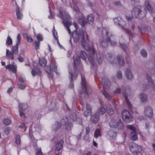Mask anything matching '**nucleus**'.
Returning a JSON list of instances; mask_svg holds the SVG:
<instances>
[{
    "mask_svg": "<svg viewBox=\"0 0 155 155\" xmlns=\"http://www.w3.org/2000/svg\"><path fill=\"white\" fill-rule=\"evenodd\" d=\"M73 25L76 30H74L72 34V37L75 42H77L80 38L82 39L81 45L82 47L85 50L89 51L91 53L90 55L88 57V60L92 66L94 64L93 55H94L95 50L94 47L92 46L91 47L89 45V41L88 36L86 35L85 37L84 31L82 29H80L79 32L77 29V25L75 22L73 23Z\"/></svg>",
    "mask_w": 155,
    "mask_h": 155,
    "instance_id": "f257e3e1",
    "label": "nucleus"
},
{
    "mask_svg": "<svg viewBox=\"0 0 155 155\" xmlns=\"http://www.w3.org/2000/svg\"><path fill=\"white\" fill-rule=\"evenodd\" d=\"M102 34L103 36V38L99 41V44L101 47L104 48L106 47L108 45H114L116 43V42L114 41L111 42L109 38L110 37L108 32V29L106 28H104L102 30Z\"/></svg>",
    "mask_w": 155,
    "mask_h": 155,
    "instance_id": "f03ea898",
    "label": "nucleus"
},
{
    "mask_svg": "<svg viewBox=\"0 0 155 155\" xmlns=\"http://www.w3.org/2000/svg\"><path fill=\"white\" fill-rule=\"evenodd\" d=\"M141 8L140 6H138L134 8L132 12L131 16L130 15L128 14L126 15L127 20L128 21L131 20L132 17L140 19L145 17L146 15V12H145L143 13L141 12L140 10Z\"/></svg>",
    "mask_w": 155,
    "mask_h": 155,
    "instance_id": "7ed1b4c3",
    "label": "nucleus"
},
{
    "mask_svg": "<svg viewBox=\"0 0 155 155\" xmlns=\"http://www.w3.org/2000/svg\"><path fill=\"white\" fill-rule=\"evenodd\" d=\"M60 17L62 18V21L69 33L70 34L71 30L69 27L71 24V21L70 20V17L68 12L65 11H63L60 12Z\"/></svg>",
    "mask_w": 155,
    "mask_h": 155,
    "instance_id": "20e7f679",
    "label": "nucleus"
},
{
    "mask_svg": "<svg viewBox=\"0 0 155 155\" xmlns=\"http://www.w3.org/2000/svg\"><path fill=\"white\" fill-rule=\"evenodd\" d=\"M81 91H80L81 97H85L88 95V92L90 91L89 88L87 86L84 78L81 76Z\"/></svg>",
    "mask_w": 155,
    "mask_h": 155,
    "instance_id": "39448f33",
    "label": "nucleus"
},
{
    "mask_svg": "<svg viewBox=\"0 0 155 155\" xmlns=\"http://www.w3.org/2000/svg\"><path fill=\"white\" fill-rule=\"evenodd\" d=\"M102 106L99 108L98 110V114L97 113L91 116V121L93 123H96L98 121L99 116L104 114L106 112V110L102 105V104L101 103Z\"/></svg>",
    "mask_w": 155,
    "mask_h": 155,
    "instance_id": "423d86ee",
    "label": "nucleus"
},
{
    "mask_svg": "<svg viewBox=\"0 0 155 155\" xmlns=\"http://www.w3.org/2000/svg\"><path fill=\"white\" fill-rule=\"evenodd\" d=\"M129 148L130 151L133 152L134 155H142L141 152V147L137 144L131 142L129 145Z\"/></svg>",
    "mask_w": 155,
    "mask_h": 155,
    "instance_id": "0eeeda50",
    "label": "nucleus"
},
{
    "mask_svg": "<svg viewBox=\"0 0 155 155\" xmlns=\"http://www.w3.org/2000/svg\"><path fill=\"white\" fill-rule=\"evenodd\" d=\"M101 81L103 87V94L108 99L111 98V96L106 92V91L108 89V87L110 84V81L104 78H102Z\"/></svg>",
    "mask_w": 155,
    "mask_h": 155,
    "instance_id": "6e6552de",
    "label": "nucleus"
},
{
    "mask_svg": "<svg viewBox=\"0 0 155 155\" xmlns=\"http://www.w3.org/2000/svg\"><path fill=\"white\" fill-rule=\"evenodd\" d=\"M122 117L123 120L127 123H129L132 120V117L129 112L126 110L122 112Z\"/></svg>",
    "mask_w": 155,
    "mask_h": 155,
    "instance_id": "1a4fd4ad",
    "label": "nucleus"
},
{
    "mask_svg": "<svg viewBox=\"0 0 155 155\" xmlns=\"http://www.w3.org/2000/svg\"><path fill=\"white\" fill-rule=\"evenodd\" d=\"M57 66L54 63H52L51 64L48 71L47 67H45V69L48 72L50 77L52 78V75L54 72H55L56 74H57Z\"/></svg>",
    "mask_w": 155,
    "mask_h": 155,
    "instance_id": "9d476101",
    "label": "nucleus"
},
{
    "mask_svg": "<svg viewBox=\"0 0 155 155\" xmlns=\"http://www.w3.org/2000/svg\"><path fill=\"white\" fill-rule=\"evenodd\" d=\"M109 124L110 127L114 128L119 127L120 129H122L123 127V125L120 120H119L117 122V121L114 119H111L110 121Z\"/></svg>",
    "mask_w": 155,
    "mask_h": 155,
    "instance_id": "9b49d317",
    "label": "nucleus"
},
{
    "mask_svg": "<svg viewBox=\"0 0 155 155\" xmlns=\"http://www.w3.org/2000/svg\"><path fill=\"white\" fill-rule=\"evenodd\" d=\"M127 127L128 129L133 131L131 133V139L133 140H136L138 138L136 132V128L131 125H127Z\"/></svg>",
    "mask_w": 155,
    "mask_h": 155,
    "instance_id": "f8f14e48",
    "label": "nucleus"
},
{
    "mask_svg": "<svg viewBox=\"0 0 155 155\" xmlns=\"http://www.w3.org/2000/svg\"><path fill=\"white\" fill-rule=\"evenodd\" d=\"M144 114L147 117L152 118L153 115V112L152 108L150 106L146 107L144 110Z\"/></svg>",
    "mask_w": 155,
    "mask_h": 155,
    "instance_id": "ddd939ff",
    "label": "nucleus"
},
{
    "mask_svg": "<svg viewBox=\"0 0 155 155\" xmlns=\"http://www.w3.org/2000/svg\"><path fill=\"white\" fill-rule=\"evenodd\" d=\"M68 119L66 117H64L61 121V124L62 125H65L66 130H70L71 129L72 124L71 123H66V122L68 121Z\"/></svg>",
    "mask_w": 155,
    "mask_h": 155,
    "instance_id": "4468645a",
    "label": "nucleus"
},
{
    "mask_svg": "<svg viewBox=\"0 0 155 155\" xmlns=\"http://www.w3.org/2000/svg\"><path fill=\"white\" fill-rule=\"evenodd\" d=\"M82 110L84 112V115L86 117L91 115V113L92 108L91 106L88 104H86V108L83 107Z\"/></svg>",
    "mask_w": 155,
    "mask_h": 155,
    "instance_id": "2eb2a0df",
    "label": "nucleus"
},
{
    "mask_svg": "<svg viewBox=\"0 0 155 155\" xmlns=\"http://www.w3.org/2000/svg\"><path fill=\"white\" fill-rule=\"evenodd\" d=\"M31 131L30 129L29 131V135L30 136H31V134L32 132L33 135L35 134V132L36 131L39 133L41 130V129L39 126L38 124H32V126Z\"/></svg>",
    "mask_w": 155,
    "mask_h": 155,
    "instance_id": "dca6fc26",
    "label": "nucleus"
},
{
    "mask_svg": "<svg viewBox=\"0 0 155 155\" xmlns=\"http://www.w3.org/2000/svg\"><path fill=\"white\" fill-rule=\"evenodd\" d=\"M32 142L31 143H32L35 149L36 150V155H43L41 151L40 148H37V147L36 144V142L34 138H31Z\"/></svg>",
    "mask_w": 155,
    "mask_h": 155,
    "instance_id": "f3484780",
    "label": "nucleus"
},
{
    "mask_svg": "<svg viewBox=\"0 0 155 155\" xmlns=\"http://www.w3.org/2000/svg\"><path fill=\"white\" fill-rule=\"evenodd\" d=\"M19 106L20 116L21 117H25L24 114L21 110H23L26 109L28 107V105L27 104H19Z\"/></svg>",
    "mask_w": 155,
    "mask_h": 155,
    "instance_id": "a211bd4d",
    "label": "nucleus"
},
{
    "mask_svg": "<svg viewBox=\"0 0 155 155\" xmlns=\"http://www.w3.org/2000/svg\"><path fill=\"white\" fill-rule=\"evenodd\" d=\"M114 21L116 25H118L123 27L125 25V21L120 17H117L114 19Z\"/></svg>",
    "mask_w": 155,
    "mask_h": 155,
    "instance_id": "6ab92c4d",
    "label": "nucleus"
},
{
    "mask_svg": "<svg viewBox=\"0 0 155 155\" xmlns=\"http://www.w3.org/2000/svg\"><path fill=\"white\" fill-rule=\"evenodd\" d=\"M74 67L75 68L80 63V58L79 56L74 55L73 56Z\"/></svg>",
    "mask_w": 155,
    "mask_h": 155,
    "instance_id": "aec40b11",
    "label": "nucleus"
},
{
    "mask_svg": "<svg viewBox=\"0 0 155 155\" xmlns=\"http://www.w3.org/2000/svg\"><path fill=\"white\" fill-rule=\"evenodd\" d=\"M31 74L33 76H40L41 74V71L38 68H34L31 70Z\"/></svg>",
    "mask_w": 155,
    "mask_h": 155,
    "instance_id": "412c9836",
    "label": "nucleus"
},
{
    "mask_svg": "<svg viewBox=\"0 0 155 155\" xmlns=\"http://www.w3.org/2000/svg\"><path fill=\"white\" fill-rule=\"evenodd\" d=\"M6 69H8L9 70L11 71L13 73H15L16 72L17 66L14 64H9L5 66Z\"/></svg>",
    "mask_w": 155,
    "mask_h": 155,
    "instance_id": "4be33fe9",
    "label": "nucleus"
},
{
    "mask_svg": "<svg viewBox=\"0 0 155 155\" xmlns=\"http://www.w3.org/2000/svg\"><path fill=\"white\" fill-rule=\"evenodd\" d=\"M63 142L62 141H60L57 143L55 145V152L60 151L62 148Z\"/></svg>",
    "mask_w": 155,
    "mask_h": 155,
    "instance_id": "5701e85b",
    "label": "nucleus"
},
{
    "mask_svg": "<svg viewBox=\"0 0 155 155\" xmlns=\"http://www.w3.org/2000/svg\"><path fill=\"white\" fill-rule=\"evenodd\" d=\"M139 29L142 33H145L149 29V28L143 25L139 27Z\"/></svg>",
    "mask_w": 155,
    "mask_h": 155,
    "instance_id": "b1692460",
    "label": "nucleus"
},
{
    "mask_svg": "<svg viewBox=\"0 0 155 155\" xmlns=\"http://www.w3.org/2000/svg\"><path fill=\"white\" fill-rule=\"evenodd\" d=\"M76 114L75 113L71 116L70 118L73 120V121H76L77 124H81L82 123V120L80 118H76Z\"/></svg>",
    "mask_w": 155,
    "mask_h": 155,
    "instance_id": "393cba45",
    "label": "nucleus"
},
{
    "mask_svg": "<svg viewBox=\"0 0 155 155\" xmlns=\"http://www.w3.org/2000/svg\"><path fill=\"white\" fill-rule=\"evenodd\" d=\"M140 101L143 102H146L148 101V98L146 94L143 93L140 94L139 96Z\"/></svg>",
    "mask_w": 155,
    "mask_h": 155,
    "instance_id": "a878e982",
    "label": "nucleus"
},
{
    "mask_svg": "<svg viewBox=\"0 0 155 155\" xmlns=\"http://www.w3.org/2000/svg\"><path fill=\"white\" fill-rule=\"evenodd\" d=\"M16 12L17 18L18 19H21L22 18L23 15L22 13L20 11L18 6L16 8Z\"/></svg>",
    "mask_w": 155,
    "mask_h": 155,
    "instance_id": "bb28decb",
    "label": "nucleus"
},
{
    "mask_svg": "<svg viewBox=\"0 0 155 155\" xmlns=\"http://www.w3.org/2000/svg\"><path fill=\"white\" fill-rule=\"evenodd\" d=\"M61 127V125L59 124V123L58 122H56L52 125V129L54 131L56 132Z\"/></svg>",
    "mask_w": 155,
    "mask_h": 155,
    "instance_id": "cd10ccee",
    "label": "nucleus"
},
{
    "mask_svg": "<svg viewBox=\"0 0 155 155\" xmlns=\"http://www.w3.org/2000/svg\"><path fill=\"white\" fill-rule=\"evenodd\" d=\"M125 74L127 78L129 79L132 78L133 76L132 74L130 69H127L125 71Z\"/></svg>",
    "mask_w": 155,
    "mask_h": 155,
    "instance_id": "c85d7f7f",
    "label": "nucleus"
},
{
    "mask_svg": "<svg viewBox=\"0 0 155 155\" xmlns=\"http://www.w3.org/2000/svg\"><path fill=\"white\" fill-rule=\"evenodd\" d=\"M13 52L9 51L8 50H7L6 51V56L8 58L11 60H13L14 56Z\"/></svg>",
    "mask_w": 155,
    "mask_h": 155,
    "instance_id": "c756f323",
    "label": "nucleus"
},
{
    "mask_svg": "<svg viewBox=\"0 0 155 155\" xmlns=\"http://www.w3.org/2000/svg\"><path fill=\"white\" fill-rule=\"evenodd\" d=\"M117 61L118 63L120 65H123L125 63L124 58L120 56L117 57Z\"/></svg>",
    "mask_w": 155,
    "mask_h": 155,
    "instance_id": "7c9ffc66",
    "label": "nucleus"
},
{
    "mask_svg": "<svg viewBox=\"0 0 155 155\" xmlns=\"http://www.w3.org/2000/svg\"><path fill=\"white\" fill-rule=\"evenodd\" d=\"M145 5L148 10L150 11L152 10V8L151 6L150 1L149 0H147L145 1Z\"/></svg>",
    "mask_w": 155,
    "mask_h": 155,
    "instance_id": "2f4dec72",
    "label": "nucleus"
},
{
    "mask_svg": "<svg viewBox=\"0 0 155 155\" xmlns=\"http://www.w3.org/2000/svg\"><path fill=\"white\" fill-rule=\"evenodd\" d=\"M78 20L79 21L81 26H84L85 23V21L82 15H81V16L79 17Z\"/></svg>",
    "mask_w": 155,
    "mask_h": 155,
    "instance_id": "473e14b6",
    "label": "nucleus"
},
{
    "mask_svg": "<svg viewBox=\"0 0 155 155\" xmlns=\"http://www.w3.org/2000/svg\"><path fill=\"white\" fill-rule=\"evenodd\" d=\"M79 55L80 57L82 59L85 60L86 59L87 55L84 51H81L79 53Z\"/></svg>",
    "mask_w": 155,
    "mask_h": 155,
    "instance_id": "72a5a7b5",
    "label": "nucleus"
},
{
    "mask_svg": "<svg viewBox=\"0 0 155 155\" xmlns=\"http://www.w3.org/2000/svg\"><path fill=\"white\" fill-rule=\"evenodd\" d=\"M54 27H53V35L54 37V38L57 40V43L59 45V46L61 47V45H60V44L59 42L58 41V36L57 35V33L56 31L54 29Z\"/></svg>",
    "mask_w": 155,
    "mask_h": 155,
    "instance_id": "f704fd0d",
    "label": "nucleus"
},
{
    "mask_svg": "<svg viewBox=\"0 0 155 155\" xmlns=\"http://www.w3.org/2000/svg\"><path fill=\"white\" fill-rule=\"evenodd\" d=\"M71 7L76 12L78 13L79 11V9L78 7L77 6V3H75L74 2L72 5H71Z\"/></svg>",
    "mask_w": 155,
    "mask_h": 155,
    "instance_id": "c9c22d12",
    "label": "nucleus"
},
{
    "mask_svg": "<svg viewBox=\"0 0 155 155\" xmlns=\"http://www.w3.org/2000/svg\"><path fill=\"white\" fill-rule=\"evenodd\" d=\"M78 71L77 70H76L75 72L74 73H72L71 72H69V74L71 75V81H73L74 79L76 78V77L77 76V74H78Z\"/></svg>",
    "mask_w": 155,
    "mask_h": 155,
    "instance_id": "e433bc0d",
    "label": "nucleus"
},
{
    "mask_svg": "<svg viewBox=\"0 0 155 155\" xmlns=\"http://www.w3.org/2000/svg\"><path fill=\"white\" fill-rule=\"evenodd\" d=\"M87 20L90 24H93L94 21V16L92 14L89 15L87 17Z\"/></svg>",
    "mask_w": 155,
    "mask_h": 155,
    "instance_id": "4c0bfd02",
    "label": "nucleus"
},
{
    "mask_svg": "<svg viewBox=\"0 0 155 155\" xmlns=\"http://www.w3.org/2000/svg\"><path fill=\"white\" fill-rule=\"evenodd\" d=\"M39 63L41 66H44L46 64L47 61L45 59L41 58V59H40Z\"/></svg>",
    "mask_w": 155,
    "mask_h": 155,
    "instance_id": "58836bf2",
    "label": "nucleus"
},
{
    "mask_svg": "<svg viewBox=\"0 0 155 155\" xmlns=\"http://www.w3.org/2000/svg\"><path fill=\"white\" fill-rule=\"evenodd\" d=\"M18 45H16L15 46H14L12 47V50L13 53L17 54L18 52Z\"/></svg>",
    "mask_w": 155,
    "mask_h": 155,
    "instance_id": "ea45409f",
    "label": "nucleus"
},
{
    "mask_svg": "<svg viewBox=\"0 0 155 155\" xmlns=\"http://www.w3.org/2000/svg\"><path fill=\"white\" fill-rule=\"evenodd\" d=\"M108 135L110 136V137L112 138H115L116 136V134L113 131L110 130L108 132Z\"/></svg>",
    "mask_w": 155,
    "mask_h": 155,
    "instance_id": "a19ab883",
    "label": "nucleus"
},
{
    "mask_svg": "<svg viewBox=\"0 0 155 155\" xmlns=\"http://www.w3.org/2000/svg\"><path fill=\"white\" fill-rule=\"evenodd\" d=\"M101 136V133L100 130L99 129H97L95 130L94 134V137L96 138H97L98 137Z\"/></svg>",
    "mask_w": 155,
    "mask_h": 155,
    "instance_id": "79ce46f5",
    "label": "nucleus"
},
{
    "mask_svg": "<svg viewBox=\"0 0 155 155\" xmlns=\"http://www.w3.org/2000/svg\"><path fill=\"white\" fill-rule=\"evenodd\" d=\"M12 40L11 38L8 36L6 40V45H12Z\"/></svg>",
    "mask_w": 155,
    "mask_h": 155,
    "instance_id": "37998d69",
    "label": "nucleus"
},
{
    "mask_svg": "<svg viewBox=\"0 0 155 155\" xmlns=\"http://www.w3.org/2000/svg\"><path fill=\"white\" fill-rule=\"evenodd\" d=\"M107 111L108 114L110 115H111L114 113L113 110L110 108V106L109 105V107H107Z\"/></svg>",
    "mask_w": 155,
    "mask_h": 155,
    "instance_id": "c03bdc74",
    "label": "nucleus"
},
{
    "mask_svg": "<svg viewBox=\"0 0 155 155\" xmlns=\"http://www.w3.org/2000/svg\"><path fill=\"white\" fill-rule=\"evenodd\" d=\"M89 133V128L88 127H86V135L84 137V139L87 140L88 139V134Z\"/></svg>",
    "mask_w": 155,
    "mask_h": 155,
    "instance_id": "a18cd8bd",
    "label": "nucleus"
},
{
    "mask_svg": "<svg viewBox=\"0 0 155 155\" xmlns=\"http://www.w3.org/2000/svg\"><path fill=\"white\" fill-rule=\"evenodd\" d=\"M125 97V100L126 101L127 104L128 105V107L130 109H131L132 107V105L130 103V102L129 101L127 96L126 94H124Z\"/></svg>",
    "mask_w": 155,
    "mask_h": 155,
    "instance_id": "49530a36",
    "label": "nucleus"
},
{
    "mask_svg": "<svg viewBox=\"0 0 155 155\" xmlns=\"http://www.w3.org/2000/svg\"><path fill=\"white\" fill-rule=\"evenodd\" d=\"M21 40V35L19 34L17 35V41H16V44L17 45H20V42Z\"/></svg>",
    "mask_w": 155,
    "mask_h": 155,
    "instance_id": "de8ad7c7",
    "label": "nucleus"
},
{
    "mask_svg": "<svg viewBox=\"0 0 155 155\" xmlns=\"http://www.w3.org/2000/svg\"><path fill=\"white\" fill-rule=\"evenodd\" d=\"M36 38L38 41H40L43 40V37L42 35L40 34H38L36 36Z\"/></svg>",
    "mask_w": 155,
    "mask_h": 155,
    "instance_id": "09e8293b",
    "label": "nucleus"
},
{
    "mask_svg": "<svg viewBox=\"0 0 155 155\" xmlns=\"http://www.w3.org/2000/svg\"><path fill=\"white\" fill-rule=\"evenodd\" d=\"M117 77L118 79H121L122 78V75L121 71H119L117 72Z\"/></svg>",
    "mask_w": 155,
    "mask_h": 155,
    "instance_id": "8fccbe9b",
    "label": "nucleus"
},
{
    "mask_svg": "<svg viewBox=\"0 0 155 155\" xmlns=\"http://www.w3.org/2000/svg\"><path fill=\"white\" fill-rule=\"evenodd\" d=\"M147 80L149 83V85H150V86L153 88V83L152 81V80L151 79L150 77L148 78Z\"/></svg>",
    "mask_w": 155,
    "mask_h": 155,
    "instance_id": "3c124183",
    "label": "nucleus"
},
{
    "mask_svg": "<svg viewBox=\"0 0 155 155\" xmlns=\"http://www.w3.org/2000/svg\"><path fill=\"white\" fill-rule=\"evenodd\" d=\"M3 123L6 125H9L11 123V120L8 119H5L3 120Z\"/></svg>",
    "mask_w": 155,
    "mask_h": 155,
    "instance_id": "603ef678",
    "label": "nucleus"
},
{
    "mask_svg": "<svg viewBox=\"0 0 155 155\" xmlns=\"http://www.w3.org/2000/svg\"><path fill=\"white\" fill-rule=\"evenodd\" d=\"M19 135H17L16 137L15 143L17 144H19L20 143Z\"/></svg>",
    "mask_w": 155,
    "mask_h": 155,
    "instance_id": "864d4df0",
    "label": "nucleus"
},
{
    "mask_svg": "<svg viewBox=\"0 0 155 155\" xmlns=\"http://www.w3.org/2000/svg\"><path fill=\"white\" fill-rule=\"evenodd\" d=\"M141 53L142 56L144 57L147 56V53L146 51L144 50H141Z\"/></svg>",
    "mask_w": 155,
    "mask_h": 155,
    "instance_id": "5fc2aeb1",
    "label": "nucleus"
},
{
    "mask_svg": "<svg viewBox=\"0 0 155 155\" xmlns=\"http://www.w3.org/2000/svg\"><path fill=\"white\" fill-rule=\"evenodd\" d=\"M40 43L39 41H36L35 42V48L37 50L38 49L39 47Z\"/></svg>",
    "mask_w": 155,
    "mask_h": 155,
    "instance_id": "6e6d98bb",
    "label": "nucleus"
},
{
    "mask_svg": "<svg viewBox=\"0 0 155 155\" xmlns=\"http://www.w3.org/2000/svg\"><path fill=\"white\" fill-rule=\"evenodd\" d=\"M10 130V129L9 127H7L5 128L4 130V132L6 134H9Z\"/></svg>",
    "mask_w": 155,
    "mask_h": 155,
    "instance_id": "4d7b16f0",
    "label": "nucleus"
},
{
    "mask_svg": "<svg viewBox=\"0 0 155 155\" xmlns=\"http://www.w3.org/2000/svg\"><path fill=\"white\" fill-rule=\"evenodd\" d=\"M99 58H98V55H97V61L98 63L99 64H100L102 62V59L100 57L99 54Z\"/></svg>",
    "mask_w": 155,
    "mask_h": 155,
    "instance_id": "13d9d810",
    "label": "nucleus"
},
{
    "mask_svg": "<svg viewBox=\"0 0 155 155\" xmlns=\"http://www.w3.org/2000/svg\"><path fill=\"white\" fill-rule=\"evenodd\" d=\"M27 41L29 42H31L33 41V39L30 36H27Z\"/></svg>",
    "mask_w": 155,
    "mask_h": 155,
    "instance_id": "bf43d9fd",
    "label": "nucleus"
},
{
    "mask_svg": "<svg viewBox=\"0 0 155 155\" xmlns=\"http://www.w3.org/2000/svg\"><path fill=\"white\" fill-rule=\"evenodd\" d=\"M126 31L127 32L129 35V38L130 39L131 37L133 35V34L131 32L129 31V30L128 29H126Z\"/></svg>",
    "mask_w": 155,
    "mask_h": 155,
    "instance_id": "052dcab7",
    "label": "nucleus"
},
{
    "mask_svg": "<svg viewBox=\"0 0 155 155\" xmlns=\"http://www.w3.org/2000/svg\"><path fill=\"white\" fill-rule=\"evenodd\" d=\"M18 60L19 62H23L24 60V58L21 56H19L18 57Z\"/></svg>",
    "mask_w": 155,
    "mask_h": 155,
    "instance_id": "680f3d73",
    "label": "nucleus"
},
{
    "mask_svg": "<svg viewBox=\"0 0 155 155\" xmlns=\"http://www.w3.org/2000/svg\"><path fill=\"white\" fill-rule=\"evenodd\" d=\"M26 87V85H25L21 84L19 86V88L21 89H23Z\"/></svg>",
    "mask_w": 155,
    "mask_h": 155,
    "instance_id": "e2e57ef3",
    "label": "nucleus"
},
{
    "mask_svg": "<svg viewBox=\"0 0 155 155\" xmlns=\"http://www.w3.org/2000/svg\"><path fill=\"white\" fill-rule=\"evenodd\" d=\"M25 81V79L24 78L22 77H20L19 78V81L21 82H23Z\"/></svg>",
    "mask_w": 155,
    "mask_h": 155,
    "instance_id": "0e129e2a",
    "label": "nucleus"
},
{
    "mask_svg": "<svg viewBox=\"0 0 155 155\" xmlns=\"http://www.w3.org/2000/svg\"><path fill=\"white\" fill-rule=\"evenodd\" d=\"M50 15L48 16V18H52L54 17V14L53 13L50 12Z\"/></svg>",
    "mask_w": 155,
    "mask_h": 155,
    "instance_id": "69168bd1",
    "label": "nucleus"
},
{
    "mask_svg": "<svg viewBox=\"0 0 155 155\" xmlns=\"http://www.w3.org/2000/svg\"><path fill=\"white\" fill-rule=\"evenodd\" d=\"M120 45L121 47L124 50H126V49L127 48V46L125 45L124 44H120Z\"/></svg>",
    "mask_w": 155,
    "mask_h": 155,
    "instance_id": "338daca9",
    "label": "nucleus"
},
{
    "mask_svg": "<svg viewBox=\"0 0 155 155\" xmlns=\"http://www.w3.org/2000/svg\"><path fill=\"white\" fill-rule=\"evenodd\" d=\"M110 62L112 63H114L116 62V59H114V58L112 57L110 59Z\"/></svg>",
    "mask_w": 155,
    "mask_h": 155,
    "instance_id": "774afa93",
    "label": "nucleus"
}]
</instances>
